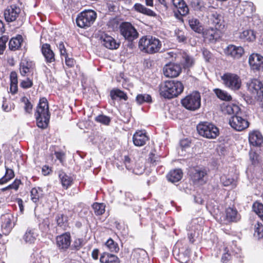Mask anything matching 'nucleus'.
<instances>
[{"label":"nucleus","instance_id":"obj_6","mask_svg":"<svg viewBox=\"0 0 263 263\" xmlns=\"http://www.w3.org/2000/svg\"><path fill=\"white\" fill-rule=\"evenodd\" d=\"M221 79L224 86L233 90H237L241 86V80L239 76L234 73H224Z\"/></svg>","mask_w":263,"mask_h":263},{"label":"nucleus","instance_id":"obj_40","mask_svg":"<svg viewBox=\"0 0 263 263\" xmlns=\"http://www.w3.org/2000/svg\"><path fill=\"white\" fill-rule=\"evenodd\" d=\"M136 101L138 104H142L144 103H150L152 102V98L147 94H139L137 96Z\"/></svg>","mask_w":263,"mask_h":263},{"label":"nucleus","instance_id":"obj_44","mask_svg":"<svg viewBox=\"0 0 263 263\" xmlns=\"http://www.w3.org/2000/svg\"><path fill=\"white\" fill-rule=\"evenodd\" d=\"M253 209L263 220V204L258 202H255L253 205Z\"/></svg>","mask_w":263,"mask_h":263},{"label":"nucleus","instance_id":"obj_50","mask_svg":"<svg viewBox=\"0 0 263 263\" xmlns=\"http://www.w3.org/2000/svg\"><path fill=\"white\" fill-rule=\"evenodd\" d=\"M96 120L100 122L104 125H108L110 119L109 117L104 115H99L96 118Z\"/></svg>","mask_w":263,"mask_h":263},{"label":"nucleus","instance_id":"obj_4","mask_svg":"<svg viewBox=\"0 0 263 263\" xmlns=\"http://www.w3.org/2000/svg\"><path fill=\"white\" fill-rule=\"evenodd\" d=\"M196 128L198 134L207 139H215L219 135L218 128L210 122H201Z\"/></svg>","mask_w":263,"mask_h":263},{"label":"nucleus","instance_id":"obj_29","mask_svg":"<svg viewBox=\"0 0 263 263\" xmlns=\"http://www.w3.org/2000/svg\"><path fill=\"white\" fill-rule=\"evenodd\" d=\"M59 177L64 188L67 189L71 185L73 182V179L71 177L67 175L63 172H60L59 173Z\"/></svg>","mask_w":263,"mask_h":263},{"label":"nucleus","instance_id":"obj_59","mask_svg":"<svg viewBox=\"0 0 263 263\" xmlns=\"http://www.w3.org/2000/svg\"><path fill=\"white\" fill-rule=\"evenodd\" d=\"M125 201L124 202V204L125 205H129L130 202L132 201V199L133 198V196L132 194L130 193H125Z\"/></svg>","mask_w":263,"mask_h":263},{"label":"nucleus","instance_id":"obj_61","mask_svg":"<svg viewBox=\"0 0 263 263\" xmlns=\"http://www.w3.org/2000/svg\"><path fill=\"white\" fill-rule=\"evenodd\" d=\"M10 83H17V73L15 71H12L10 73Z\"/></svg>","mask_w":263,"mask_h":263},{"label":"nucleus","instance_id":"obj_2","mask_svg":"<svg viewBox=\"0 0 263 263\" xmlns=\"http://www.w3.org/2000/svg\"><path fill=\"white\" fill-rule=\"evenodd\" d=\"M34 115L37 126L41 128H45L50 119L48 103L46 98H43L40 100Z\"/></svg>","mask_w":263,"mask_h":263},{"label":"nucleus","instance_id":"obj_38","mask_svg":"<svg viewBox=\"0 0 263 263\" xmlns=\"http://www.w3.org/2000/svg\"><path fill=\"white\" fill-rule=\"evenodd\" d=\"M220 181L224 186H227L232 185L235 186V179L229 176V175H223L220 177Z\"/></svg>","mask_w":263,"mask_h":263},{"label":"nucleus","instance_id":"obj_21","mask_svg":"<svg viewBox=\"0 0 263 263\" xmlns=\"http://www.w3.org/2000/svg\"><path fill=\"white\" fill-rule=\"evenodd\" d=\"M210 20L215 27L218 29H222L224 27L223 16L217 11H213L210 15Z\"/></svg>","mask_w":263,"mask_h":263},{"label":"nucleus","instance_id":"obj_36","mask_svg":"<svg viewBox=\"0 0 263 263\" xmlns=\"http://www.w3.org/2000/svg\"><path fill=\"white\" fill-rule=\"evenodd\" d=\"M37 235L34 230L28 229L24 235V239L26 242L30 243L34 242Z\"/></svg>","mask_w":263,"mask_h":263},{"label":"nucleus","instance_id":"obj_8","mask_svg":"<svg viewBox=\"0 0 263 263\" xmlns=\"http://www.w3.org/2000/svg\"><path fill=\"white\" fill-rule=\"evenodd\" d=\"M248 90L255 99H260L263 97V84L258 79H252L247 83Z\"/></svg>","mask_w":263,"mask_h":263},{"label":"nucleus","instance_id":"obj_49","mask_svg":"<svg viewBox=\"0 0 263 263\" xmlns=\"http://www.w3.org/2000/svg\"><path fill=\"white\" fill-rule=\"evenodd\" d=\"M183 65L185 67L189 68L192 66L194 63V61L191 57L185 55L183 57Z\"/></svg>","mask_w":263,"mask_h":263},{"label":"nucleus","instance_id":"obj_27","mask_svg":"<svg viewBox=\"0 0 263 263\" xmlns=\"http://www.w3.org/2000/svg\"><path fill=\"white\" fill-rule=\"evenodd\" d=\"M183 173L180 169L171 171L167 175L168 180L172 183L179 181L182 177Z\"/></svg>","mask_w":263,"mask_h":263},{"label":"nucleus","instance_id":"obj_62","mask_svg":"<svg viewBox=\"0 0 263 263\" xmlns=\"http://www.w3.org/2000/svg\"><path fill=\"white\" fill-rule=\"evenodd\" d=\"M250 158L252 161V163L255 164L257 161V155L255 152H251L249 154Z\"/></svg>","mask_w":263,"mask_h":263},{"label":"nucleus","instance_id":"obj_14","mask_svg":"<svg viewBox=\"0 0 263 263\" xmlns=\"http://www.w3.org/2000/svg\"><path fill=\"white\" fill-rule=\"evenodd\" d=\"M224 52L226 55L234 59H239L243 54L244 50L241 46H236L234 45H229L224 49Z\"/></svg>","mask_w":263,"mask_h":263},{"label":"nucleus","instance_id":"obj_39","mask_svg":"<svg viewBox=\"0 0 263 263\" xmlns=\"http://www.w3.org/2000/svg\"><path fill=\"white\" fill-rule=\"evenodd\" d=\"M12 216L9 215H6L4 216L3 218L2 227L8 231H10L13 227V224L12 222Z\"/></svg>","mask_w":263,"mask_h":263},{"label":"nucleus","instance_id":"obj_43","mask_svg":"<svg viewBox=\"0 0 263 263\" xmlns=\"http://www.w3.org/2000/svg\"><path fill=\"white\" fill-rule=\"evenodd\" d=\"M105 246L110 251L113 252H117L119 249L118 244L111 238L106 242Z\"/></svg>","mask_w":263,"mask_h":263},{"label":"nucleus","instance_id":"obj_1","mask_svg":"<svg viewBox=\"0 0 263 263\" xmlns=\"http://www.w3.org/2000/svg\"><path fill=\"white\" fill-rule=\"evenodd\" d=\"M184 89L182 83L177 81H166L160 85V94L165 98L171 99L178 96Z\"/></svg>","mask_w":263,"mask_h":263},{"label":"nucleus","instance_id":"obj_52","mask_svg":"<svg viewBox=\"0 0 263 263\" xmlns=\"http://www.w3.org/2000/svg\"><path fill=\"white\" fill-rule=\"evenodd\" d=\"M32 81L28 78L25 80H23L20 84L21 86L24 88H30L32 86Z\"/></svg>","mask_w":263,"mask_h":263},{"label":"nucleus","instance_id":"obj_9","mask_svg":"<svg viewBox=\"0 0 263 263\" xmlns=\"http://www.w3.org/2000/svg\"><path fill=\"white\" fill-rule=\"evenodd\" d=\"M229 124L237 131H242L249 126L248 121L237 114L232 116L229 119Z\"/></svg>","mask_w":263,"mask_h":263},{"label":"nucleus","instance_id":"obj_37","mask_svg":"<svg viewBox=\"0 0 263 263\" xmlns=\"http://www.w3.org/2000/svg\"><path fill=\"white\" fill-rule=\"evenodd\" d=\"M240 38L244 41H252L255 40V35L253 31L251 30H246L240 34Z\"/></svg>","mask_w":263,"mask_h":263},{"label":"nucleus","instance_id":"obj_48","mask_svg":"<svg viewBox=\"0 0 263 263\" xmlns=\"http://www.w3.org/2000/svg\"><path fill=\"white\" fill-rule=\"evenodd\" d=\"M148 160L153 165H156L159 163L160 157L152 152L149 155Z\"/></svg>","mask_w":263,"mask_h":263},{"label":"nucleus","instance_id":"obj_24","mask_svg":"<svg viewBox=\"0 0 263 263\" xmlns=\"http://www.w3.org/2000/svg\"><path fill=\"white\" fill-rule=\"evenodd\" d=\"M221 110L224 114L228 115L238 114L240 108L238 106L232 103H223L221 106Z\"/></svg>","mask_w":263,"mask_h":263},{"label":"nucleus","instance_id":"obj_22","mask_svg":"<svg viewBox=\"0 0 263 263\" xmlns=\"http://www.w3.org/2000/svg\"><path fill=\"white\" fill-rule=\"evenodd\" d=\"M148 140V137L144 131L136 132L133 137V141L135 145L142 146L145 144Z\"/></svg>","mask_w":263,"mask_h":263},{"label":"nucleus","instance_id":"obj_12","mask_svg":"<svg viewBox=\"0 0 263 263\" xmlns=\"http://www.w3.org/2000/svg\"><path fill=\"white\" fill-rule=\"evenodd\" d=\"M164 75L168 78H174L179 76L181 71L179 65L174 63L166 64L163 69Z\"/></svg>","mask_w":263,"mask_h":263},{"label":"nucleus","instance_id":"obj_53","mask_svg":"<svg viewBox=\"0 0 263 263\" xmlns=\"http://www.w3.org/2000/svg\"><path fill=\"white\" fill-rule=\"evenodd\" d=\"M23 100L25 103L24 108H25V111L28 113H30L31 112V111L32 110V104L28 101V100L26 98H23Z\"/></svg>","mask_w":263,"mask_h":263},{"label":"nucleus","instance_id":"obj_33","mask_svg":"<svg viewBox=\"0 0 263 263\" xmlns=\"http://www.w3.org/2000/svg\"><path fill=\"white\" fill-rule=\"evenodd\" d=\"M31 200L34 203L39 201V199L42 198L43 196V191L40 187H34L31 191Z\"/></svg>","mask_w":263,"mask_h":263},{"label":"nucleus","instance_id":"obj_32","mask_svg":"<svg viewBox=\"0 0 263 263\" xmlns=\"http://www.w3.org/2000/svg\"><path fill=\"white\" fill-rule=\"evenodd\" d=\"M22 41L21 35H18L15 38L11 39L9 43V48L12 50L17 49L21 46Z\"/></svg>","mask_w":263,"mask_h":263},{"label":"nucleus","instance_id":"obj_63","mask_svg":"<svg viewBox=\"0 0 263 263\" xmlns=\"http://www.w3.org/2000/svg\"><path fill=\"white\" fill-rule=\"evenodd\" d=\"M8 38L6 36H3L0 37V46L6 48V43L8 41Z\"/></svg>","mask_w":263,"mask_h":263},{"label":"nucleus","instance_id":"obj_34","mask_svg":"<svg viewBox=\"0 0 263 263\" xmlns=\"http://www.w3.org/2000/svg\"><path fill=\"white\" fill-rule=\"evenodd\" d=\"M217 97L224 101H229L232 99V97L227 91L219 88H216L214 90Z\"/></svg>","mask_w":263,"mask_h":263},{"label":"nucleus","instance_id":"obj_55","mask_svg":"<svg viewBox=\"0 0 263 263\" xmlns=\"http://www.w3.org/2000/svg\"><path fill=\"white\" fill-rule=\"evenodd\" d=\"M229 250L227 248H224L223 250V253L222 256V260L223 262L228 261L230 257V254L228 253Z\"/></svg>","mask_w":263,"mask_h":263},{"label":"nucleus","instance_id":"obj_10","mask_svg":"<svg viewBox=\"0 0 263 263\" xmlns=\"http://www.w3.org/2000/svg\"><path fill=\"white\" fill-rule=\"evenodd\" d=\"M121 34L125 39L133 41L138 37V33L136 29L129 23H123L120 26Z\"/></svg>","mask_w":263,"mask_h":263},{"label":"nucleus","instance_id":"obj_19","mask_svg":"<svg viewBox=\"0 0 263 263\" xmlns=\"http://www.w3.org/2000/svg\"><path fill=\"white\" fill-rule=\"evenodd\" d=\"M206 175L205 170L201 168H192L190 172V177L194 183H200L203 181V178Z\"/></svg>","mask_w":263,"mask_h":263},{"label":"nucleus","instance_id":"obj_51","mask_svg":"<svg viewBox=\"0 0 263 263\" xmlns=\"http://www.w3.org/2000/svg\"><path fill=\"white\" fill-rule=\"evenodd\" d=\"M21 183V181L20 180L15 179L14 181L13 182V183L10 184L6 187L3 188L2 189V191H4L5 190L13 189L15 190H17L18 188L19 185Z\"/></svg>","mask_w":263,"mask_h":263},{"label":"nucleus","instance_id":"obj_47","mask_svg":"<svg viewBox=\"0 0 263 263\" xmlns=\"http://www.w3.org/2000/svg\"><path fill=\"white\" fill-rule=\"evenodd\" d=\"M130 161H131V160L129 158L128 156H124V163H125L126 168L128 170H133V172L135 174H141L142 173V172L143 171V169L142 168L140 172L137 171L136 168H133L132 166L130 164Z\"/></svg>","mask_w":263,"mask_h":263},{"label":"nucleus","instance_id":"obj_57","mask_svg":"<svg viewBox=\"0 0 263 263\" xmlns=\"http://www.w3.org/2000/svg\"><path fill=\"white\" fill-rule=\"evenodd\" d=\"M83 240L81 239H77L73 243V247L76 250H79L82 247Z\"/></svg>","mask_w":263,"mask_h":263},{"label":"nucleus","instance_id":"obj_54","mask_svg":"<svg viewBox=\"0 0 263 263\" xmlns=\"http://www.w3.org/2000/svg\"><path fill=\"white\" fill-rule=\"evenodd\" d=\"M67 220V217L63 214H61L57 217V221L58 225L62 226Z\"/></svg>","mask_w":263,"mask_h":263},{"label":"nucleus","instance_id":"obj_60","mask_svg":"<svg viewBox=\"0 0 263 263\" xmlns=\"http://www.w3.org/2000/svg\"><path fill=\"white\" fill-rule=\"evenodd\" d=\"M61 54L63 56H67L66 50L63 42H61L58 46Z\"/></svg>","mask_w":263,"mask_h":263},{"label":"nucleus","instance_id":"obj_28","mask_svg":"<svg viewBox=\"0 0 263 263\" xmlns=\"http://www.w3.org/2000/svg\"><path fill=\"white\" fill-rule=\"evenodd\" d=\"M189 24L191 29L195 32L201 33L203 30V27L199 20L192 17L189 20Z\"/></svg>","mask_w":263,"mask_h":263},{"label":"nucleus","instance_id":"obj_35","mask_svg":"<svg viewBox=\"0 0 263 263\" xmlns=\"http://www.w3.org/2000/svg\"><path fill=\"white\" fill-rule=\"evenodd\" d=\"M6 167V173L4 176L0 179V184H4L8 182L14 177V173L12 169Z\"/></svg>","mask_w":263,"mask_h":263},{"label":"nucleus","instance_id":"obj_11","mask_svg":"<svg viewBox=\"0 0 263 263\" xmlns=\"http://www.w3.org/2000/svg\"><path fill=\"white\" fill-rule=\"evenodd\" d=\"M178 244L173 250V254L175 258L180 263H186L190 260V250L188 248H178Z\"/></svg>","mask_w":263,"mask_h":263},{"label":"nucleus","instance_id":"obj_64","mask_svg":"<svg viewBox=\"0 0 263 263\" xmlns=\"http://www.w3.org/2000/svg\"><path fill=\"white\" fill-rule=\"evenodd\" d=\"M177 39L180 42H183L185 41L186 37L183 34V33L181 31H179L177 33Z\"/></svg>","mask_w":263,"mask_h":263},{"label":"nucleus","instance_id":"obj_7","mask_svg":"<svg viewBox=\"0 0 263 263\" xmlns=\"http://www.w3.org/2000/svg\"><path fill=\"white\" fill-rule=\"evenodd\" d=\"M183 106L190 110L198 109L201 105L200 95L198 92L195 91L182 99Z\"/></svg>","mask_w":263,"mask_h":263},{"label":"nucleus","instance_id":"obj_26","mask_svg":"<svg viewBox=\"0 0 263 263\" xmlns=\"http://www.w3.org/2000/svg\"><path fill=\"white\" fill-rule=\"evenodd\" d=\"M226 220L228 222H236L240 219V216L236 209L228 208L226 211Z\"/></svg>","mask_w":263,"mask_h":263},{"label":"nucleus","instance_id":"obj_18","mask_svg":"<svg viewBox=\"0 0 263 263\" xmlns=\"http://www.w3.org/2000/svg\"><path fill=\"white\" fill-rule=\"evenodd\" d=\"M57 245L60 250H65L70 245V234L66 233L57 237Z\"/></svg>","mask_w":263,"mask_h":263},{"label":"nucleus","instance_id":"obj_5","mask_svg":"<svg viewBox=\"0 0 263 263\" xmlns=\"http://www.w3.org/2000/svg\"><path fill=\"white\" fill-rule=\"evenodd\" d=\"M96 17L97 13L93 10H85L78 15L76 23L80 28L89 27L94 23Z\"/></svg>","mask_w":263,"mask_h":263},{"label":"nucleus","instance_id":"obj_23","mask_svg":"<svg viewBox=\"0 0 263 263\" xmlns=\"http://www.w3.org/2000/svg\"><path fill=\"white\" fill-rule=\"evenodd\" d=\"M42 52L47 63H52L54 61V54L48 44H44L42 47Z\"/></svg>","mask_w":263,"mask_h":263},{"label":"nucleus","instance_id":"obj_45","mask_svg":"<svg viewBox=\"0 0 263 263\" xmlns=\"http://www.w3.org/2000/svg\"><path fill=\"white\" fill-rule=\"evenodd\" d=\"M176 9L178 13L182 16L186 15L189 11L188 7L184 1L181 4H180V5L176 7Z\"/></svg>","mask_w":263,"mask_h":263},{"label":"nucleus","instance_id":"obj_31","mask_svg":"<svg viewBox=\"0 0 263 263\" xmlns=\"http://www.w3.org/2000/svg\"><path fill=\"white\" fill-rule=\"evenodd\" d=\"M134 8L135 10L140 13L147 15L150 16H154L156 15L155 13L149 9L146 8L144 6L136 3L135 4Z\"/></svg>","mask_w":263,"mask_h":263},{"label":"nucleus","instance_id":"obj_41","mask_svg":"<svg viewBox=\"0 0 263 263\" xmlns=\"http://www.w3.org/2000/svg\"><path fill=\"white\" fill-rule=\"evenodd\" d=\"M110 96L113 100L115 99L117 97L124 100H126L127 99L126 94L119 89L111 90L110 91Z\"/></svg>","mask_w":263,"mask_h":263},{"label":"nucleus","instance_id":"obj_16","mask_svg":"<svg viewBox=\"0 0 263 263\" xmlns=\"http://www.w3.org/2000/svg\"><path fill=\"white\" fill-rule=\"evenodd\" d=\"M100 40L101 44L109 49H117L120 45L112 37L107 34L102 35L100 37Z\"/></svg>","mask_w":263,"mask_h":263},{"label":"nucleus","instance_id":"obj_56","mask_svg":"<svg viewBox=\"0 0 263 263\" xmlns=\"http://www.w3.org/2000/svg\"><path fill=\"white\" fill-rule=\"evenodd\" d=\"M202 54L206 61H209L212 57V53L208 49L203 48L202 49Z\"/></svg>","mask_w":263,"mask_h":263},{"label":"nucleus","instance_id":"obj_20","mask_svg":"<svg viewBox=\"0 0 263 263\" xmlns=\"http://www.w3.org/2000/svg\"><path fill=\"white\" fill-rule=\"evenodd\" d=\"M249 141L251 145L259 146L263 142V136L258 130H253L249 133Z\"/></svg>","mask_w":263,"mask_h":263},{"label":"nucleus","instance_id":"obj_15","mask_svg":"<svg viewBox=\"0 0 263 263\" xmlns=\"http://www.w3.org/2000/svg\"><path fill=\"white\" fill-rule=\"evenodd\" d=\"M249 63L253 69L259 70L263 68V57L259 54L253 53L250 56Z\"/></svg>","mask_w":263,"mask_h":263},{"label":"nucleus","instance_id":"obj_13","mask_svg":"<svg viewBox=\"0 0 263 263\" xmlns=\"http://www.w3.org/2000/svg\"><path fill=\"white\" fill-rule=\"evenodd\" d=\"M21 9L16 6H10L7 8L4 11V17L7 22H12L18 17Z\"/></svg>","mask_w":263,"mask_h":263},{"label":"nucleus","instance_id":"obj_3","mask_svg":"<svg viewBox=\"0 0 263 263\" xmlns=\"http://www.w3.org/2000/svg\"><path fill=\"white\" fill-rule=\"evenodd\" d=\"M161 45V42L159 39L152 36H143L139 41L140 50L149 54L159 52Z\"/></svg>","mask_w":263,"mask_h":263},{"label":"nucleus","instance_id":"obj_42","mask_svg":"<svg viewBox=\"0 0 263 263\" xmlns=\"http://www.w3.org/2000/svg\"><path fill=\"white\" fill-rule=\"evenodd\" d=\"M94 213L97 215H102L105 212V205L103 203H95L92 205Z\"/></svg>","mask_w":263,"mask_h":263},{"label":"nucleus","instance_id":"obj_46","mask_svg":"<svg viewBox=\"0 0 263 263\" xmlns=\"http://www.w3.org/2000/svg\"><path fill=\"white\" fill-rule=\"evenodd\" d=\"M254 235L260 238L263 237V225L260 222H257L254 227Z\"/></svg>","mask_w":263,"mask_h":263},{"label":"nucleus","instance_id":"obj_17","mask_svg":"<svg viewBox=\"0 0 263 263\" xmlns=\"http://www.w3.org/2000/svg\"><path fill=\"white\" fill-rule=\"evenodd\" d=\"M219 30L216 27H210L203 30L202 31L203 37L211 42H215L219 37Z\"/></svg>","mask_w":263,"mask_h":263},{"label":"nucleus","instance_id":"obj_58","mask_svg":"<svg viewBox=\"0 0 263 263\" xmlns=\"http://www.w3.org/2000/svg\"><path fill=\"white\" fill-rule=\"evenodd\" d=\"M66 65L69 67H72L74 66L75 64V61L73 59L69 58L67 56L65 57Z\"/></svg>","mask_w":263,"mask_h":263},{"label":"nucleus","instance_id":"obj_30","mask_svg":"<svg viewBox=\"0 0 263 263\" xmlns=\"http://www.w3.org/2000/svg\"><path fill=\"white\" fill-rule=\"evenodd\" d=\"M100 260L101 263L120 262L119 259L117 256L108 253H104L101 256Z\"/></svg>","mask_w":263,"mask_h":263},{"label":"nucleus","instance_id":"obj_25","mask_svg":"<svg viewBox=\"0 0 263 263\" xmlns=\"http://www.w3.org/2000/svg\"><path fill=\"white\" fill-rule=\"evenodd\" d=\"M33 63L27 59H23L20 63V73L23 76L28 72H31L33 69Z\"/></svg>","mask_w":263,"mask_h":263}]
</instances>
